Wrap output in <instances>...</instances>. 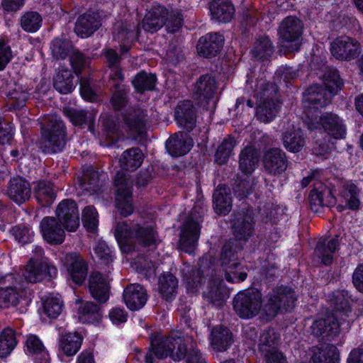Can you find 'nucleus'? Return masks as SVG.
Returning a JSON list of instances; mask_svg holds the SVG:
<instances>
[{
  "instance_id": "f257e3e1",
  "label": "nucleus",
  "mask_w": 363,
  "mask_h": 363,
  "mask_svg": "<svg viewBox=\"0 0 363 363\" xmlns=\"http://www.w3.org/2000/svg\"><path fill=\"white\" fill-rule=\"evenodd\" d=\"M192 339L184 338L181 334L171 333L167 336L156 337L151 342L152 350L145 355L146 363H153L152 355L158 359L169 357L174 361L185 359L186 363H205L199 352L193 348H187V343Z\"/></svg>"
},
{
  "instance_id": "f03ea898",
  "label": "nucleus",
  "mask_w": 363,
  "mask_h": 363,
  "mask_svg": "<svg viewBox=\"0 0 363 363\" xmlns=\"http://www.w3.org/2000/svg\"><path fill=\"white\" fill-rule=\"evenodd\" d=\"M330 301L335 310V315L319 318L311 325V331L315 336L328 340L333 339L342 330L348 329L349 323H345V320L342 323L340 322L337 318L340 315L347 317L351 313L347 292L339 291L333 293Z\"/></svg>"
},
{
  "instance_id": "7ed1b4c3",
  "label": "nucleus",
  "mask_w": 363,
  "mask_h": 363,
  "mask_svg": "<svg viewBox=\"0 0 363 363\" xmlns=\"http://www.w3.org/2000/svg\"><path fill=\"white\" fill-rule=\"evenodd\" d=\"M308 128L312 131L323 130L327 133L328 143L316 141L319 145L317 154L324 155L333 147L331 140H340L345 137L347 129L344 120L337 114L333 112H325L320 116L318 114L308 116L305 119Z\"/></svg>"
},
{
  "instance_id": "20e7f679",
  "label": "nucleus",
  "mask_w": 363,
  "mask_h": 363,
  "mask_svg": "<svg viewBox=\"0 0 363 363\" xmlns=\"http://www.w3.org/2000/svg\"><path fill=\"white\" fill-rule=\"evenodd\" d=\"M324 84L325 87L313 85L306 90L303 101L306 118L315 115L313 109L315 111L329 104L332 96L340 89L342 82L337 72L333 71L325 77Z\"/></svg>"
},
{
  "instance_id": "39448f33",
  "label": "nucleus",
  "mask_w": 363,
  "mask_h": 363,
  "mask_svg": "<svg viewBox=\"0 0 363 363\" xmlns=\"http://www.w3.org/2000/svg\"><path fill=\"white\" fill-rule=\"evenodd\" d=\"M182 15L178 9H169L160 4H154L147 9L141 28L154 33L165 26L169 33H175L182 28Z\"/></svg>"
},
{
  "instance_id": "423d86ee",
  "label": "nucleus",
  "mask_w": 363,
  "mask_h": 363,
  "mask_svg": "<svg viewBox=\"0 0 363 363\" xmlns=\"http://www.w3.org/2000/svg\"><path fill=\"white\" fill-rule=\"evenodd\" d=\"M255 96L257 99V116L263 123L274 120L278 113L279 101L277 97V88L264 81L259 82Z\"/></svg>"
},
{
  "instance_id": "0eeeda50",
  "label": "nucleus",
  "mask_w": 363,
  "mask_h": 363,
  "mask_svg": "<svg viewBox=\"0 0 363 363\" xmlns=\"http://www.w3.org/2000/svg\"><path fill=\"white\" fill-rule=\"evenodd\" d=\"M235 242H225L220 255V263L225 277L228 282L231 283L243 281L247 276L244 267L238 262L236 254L240 248L235 247Z\"/></svg>"
},
{
  "instance_id": "6e6552de",
  "label": "nucleus",
  "mask_w": 363,
  "mask_h": 363,
  "mask_svg": "<svg viewBox=\"0 0 363 363\" xmlns=\"http://www.w3.org/2000/svg\"><path fill=\"white\" fill-rule=\"evenodd\" d=\"M303 30V23L295 16H287L280 23L278 35L281 46L289 52L299 50Z\"/></svg>"
},
{
  "instance_id": "1a4fd4ad",
  "label": "nucleus",
  "mask_w": 363,
  "mask_h": 363,
  "mask_svg": "<svg viewBox=\"0 0 363 363\" xmlns=\"http://www.w3.org/2000/svg\"><path fill=\"white\" fill-rule=\"evenodd\" d=\"M115 237L121 245H130L138 242L146 246L154 244L156 241L153 228L137 225L130 229L125 223H118L116 225Z\"/></svg>"
},
{
  "instance_id": "9d476101",
  "label": "nucleus",
  "mask_w": 363,
  "mask_h": 363,
  "mask_svg": "<svg viewBox=\"0 0 363 363\" xmlns=\"http://www.w3.org/2000/svg\"><path fill=\"white\" fill-rule=\"evenodd\" d=\"M19 275L7 274L1 282L8 286L0 289V306H16L21 299L30 295V291L24 281H20Z\"/></svg>"
},
{
  "instance_id": "9b49d317",
  "label": "nucleus",
  "mask_w": 363,
  "mask_h": 363,
  "mask_svg": "<svg viewBox=\"0 0 363 363\" xmlns=\"http://www.w3.org/2000/svg\"><path fill=\"white\" fill-rule=\"evenodd\" d=\"M263 306L262 294L257 290L240 292L234 298V309L241 318H250L255 316Z\"/></svg>"
},
{
  "instance_id": "f8f14e48",
  "label": "nucleus",
  "mask_w": 363,
  "mask_h": 363,
  "mask_svg": "<svg viewBox=\"0 0 363 363\" xmlns=\"http://www.w3.org/2000/svg\"><path fill=\"white\" fill-rule=\"evenodd\" d=\"M296 299L294 292L291 288H276L267 295V301L264 304L263 311L269 318H273L281 308L288 310L292 308Z\"/></svg>"
},
{
  "instance_id": "ddd939ff",
  "label": "nucleus",
  "mask_w": 363,
  "mask_h": 363,
  "mask_svg": "<svg viewBox=\"0 0 363 363\" xmlns=\"http://www.w3.org/2000/svg\"><path fill=\"white\" fill-rule=\"evenodd\" d=\"M116 186V206L120 213L125 217L133 212L132 203L133 181L124 172H118L115 178Z\"/></svg>"
},
{
  "instance_id": "4468645a",
  "label": "nucleus",
  "mask_w": 363,
  "mask_h": 363,
  "mask_svg": "<svg viewBox=\"0 0 363 363\" xmlns=\"http://www.w3.org/2000/svg\"><path fill=\"white\" fill-rule=\"evenodd\" d=\"M43 138L44 147L48 152L60 151L65 146V125L57 116L48 118V128L43 130Z\"/></svg>"
},
{
  "instance_id": "2eb2a0df",
  "label": "nucleus",
  "mask_w": 363,
  "mask_h": 363,
  "mask_svg": "<svg viewBox=\"0 0 363 363\" xmlns=\"http://www.w3.org/2000/svg\"><path fill=\"white\" fill-rule=\"evenodd\" d=\"M194 210L185 223H184L182 230L179 240L180 248L191 254L194 252L200 235V222L201 218V213Z\"/></svg>"
},
{
  "instance_id": "dca6fc26",
  "label": "nucleus",
  "mask_w": 363,
  "mask_h": 363,
  "mask_svg": "<svg viewBox=\"0 0 363 363\" xmlns=\"http://www.w3.org/2000/svg\"><path fill=\"white\" fill-rule=\"evenodd\" d=\"M57 273V268L50 264L48 259L38 262L30 259L26 267L23 277L27 282L36 283L43 281L47 277H54Z\"/></svg>"
},
{
  "instance_id": "f3484780",
  "label": "nucleus",
  "mask_w": 363,
  "mask_h": 363,
  "mask_svg": "<svg viewBox=\"0 0 363 363\" xmlns=\"http://www.w3.org/2000/svg\"><path fill=\"white\" fill-rule=\"evenodd\" d=\"M56 216L64 228L75 231L79 226V216L77 203L70 199L61 201L56 209Z\"/></svg>"
},
{
  "instance_id": "a211bd4d",
  "label": "nucleus",
  "mask_w": 363,
  "mask_h": 363,
  "mask_svg": "<svg viewBox=\"0 0 363 363\" xmlns=\"http://www.w3.org/2000/svg\"><path fill=\"white\" fill-rule=\"evenodd\" d=\"M218 82L211 74L201 75L194 86L193 94L201 103L209 104L217 94Z\"/></svg>"
},
{
  "instance_id": "6ab92c4d",
  "label": "nucleus",
  "mask_w": 363,
  "mask_h": 363,
  "mask_svg": "<svg viewBox=\"0 0 363 363\" xmlns=\"http://www.w3.org/2000/svg\"><path fill=\"white\" fill-rule=\"evenodd\" d=\"M262 162L265 171L274 176L281 174L288 167L286 155L279 148H271L266 151Z\"/></svg>"
},
{
  "instance_id": "aec40b11",
  "label": "nucleus",
  "mask_w": 363,
  "mask_h": 363,
  "mask_svg": "<svg viewBox=\"0 0 363 363\" xmlns=\"http://www.w3.org/2000/svg\"><path fill=\"white\" fill-rule=\"evenodd\" d=\"M358 43L348 37L340 36L331 43L330 50L332 55L337 59L350 60L354 59L358 53Z\"/></svg>"
},
{
  "instance_id": "412c9836",
  "label": "nucleus",
  "mask_w": 363,
  "mask_h": 363,
  "mask_svg": "<svg viewBox=\"0 0 363 363\" xmlns=\"http://www.w3.org/2000/svg\"><path fill=\"white\" fill-rule=\"evenodd\" d=\"M64 263L72 280L77 284H82L87 274V266L80 255L76 252L66 255Z\"/></svg>"
},
{
  "instance_id": "4be33fe9",
  "label": "nucleus",
  "mask_w": 363,
  "mask_h": 363,
  "mask_svg": "<svg viewBox=\"0 0 363 363\" xmlns=\"http://www.w3.org/2000/svg\"><path fill=\"white\" fill-rule=\"evenodd\" d=\"M58 220L53 217H45L40 223L43 238L52 245L61 244L65 240V230Z\"/></svg>"
},
{
  "instance_id": "5701e85b",
  "label": "nucleus",
  "mask_w": 363,
  "mask_h": 363,
  "mask_svg": "<svg viewBox=\"0 0 363 363\" xmlns=\"http://www.w3.org/2000/svg\"><path fill=\"white\" fill-rule=\"evenodd\" d=\"M224 43V38L218 33H211L201 37L197 44V52L199 55L211 57L220 51Z\"/></svg>"
},
{
  "instance_id": "b1692460",
  "label": "nucleus",
  "mask_w": 363,
  "mask_h": 363,
  "mask_svg": "<svg viewBox=\"0 0 363 363\" xmlns=\"http://www.w3.org/2000/svg\"><path fill=\"white\" fill-rule=\"evenodd\" d=\"M89 288L94 298L104 303L108 298L109 279L99 272H93L89 279Z\"/></svg>"
},
{
  "instance_id": "393cba45",
  "label": "nucleus",
  "mask_w": 363,
  "mask_h": 363,
  "mask_svg": "<svg viewBox=\"0 0 363 363\" xmlns=\"http://www.w3.org/2000/svg\"><path fill=\"white\" fill-rule=\"evenodd\" d=\"M7 195L16 203H23L30 198V185L22 177H13L9 182Z\"/></svg>"
},
{
  "instance_id": "a878e982",
  "label": "nucleus",
  "mask_w": 363,
  "mask_h": 363,
  "mask_svg": "<svg viewBox=\"0 0 363 363\" xmlns=\"http://www.w3.org/2000/svg\"><path fill=\"white\" fill-rule=\"evenodd\" d=\"M123 300L130 310H139L147 300L146 290L140 284H130L124 289Z\"/></svg>"
},
{
  "instance_id": "bb28decb",
  "label": "nucleus",
  "mask_w": 363,
  "mask_h": 363,
  "mask_svg": "<svg viewBox=\"0 0 363 363\" xmlns=\"http://www.w3.org/2000/svg\"><path fill=\"white\" fill-rule=\"evenodd\" d=\"M101 25V16L98 13H85L77 19L74 31L81 38H87Z\"/></svg>"
},
{
  "instance_id": "cd10ccee",
  "label": "nucleus",
  "mask_w": 363,
  "mask_h": 363,
  "mask_svg": "<svg viewBox=\"0 0 363 363\" xmlns=\"http://www.w3.org/2000/svg\"><path fill=\"white\" fill-rule=\"evenodd\" d=\"M309 196L312 209L317 211V207L330 206L335 203L336 199L330 188L320 182L315 184Z\"/></svg>"
},
{
  "instance_id": "c85d7f7f",
  "label": "nucleus",
  "mask_w": 363,
  "mask_h": 363,
  "mask_svg": "<svg viewBox=\"0 0 363 363\" xmlns=\"http://www.w3.org/2000/svg\"><path fill=\"white\" fill-rule=\"evenodd\" d=\"M192 142L186 134L178 133L170 137L166 143L168 152L173 157H179L186 154L192 147Z\"/></svg>"
},
{
  "instance_id": "c756f323",
  "label": "nucleus",
  "mask_w": 363,
  "mask_h": 363,
  "mask_svg": "<svg viewBox=\"0 0 363 363\" xmlns=\"http://www.w3.org/2000/svg\"><path fill=\"white\" fill-rule=\"evenodd\" d=\"M233 229L239 240H247L253 231V217L251 212H243L236 216L233 220Z\"/></svg>"
},
{
  "instance_id": "7c9ffc66",
  "label": "nucleus",
  "mask_w": 363,
  "mask_h": 363,
  "mask_svg": "<svg viewBox=\"0 0 363 363\" xmlns=\"http://www.w3.org/2000/svg\"><path fill=\"white\" fill-rule=\"evenodd\" d=\"M175 118L179 125L191 130L195 125V113L192 103L184 101L179 103L175 110Z\"/></svg>"
},
{
  "instance_id": "2f4dec72",
  "label": "nucleus",
  "mask_w": 363,
  "mask_h": 363,
  "mask_svg": "<svg viewBox=\"0 0 363 363\" xmlns=\"http://www.w3.org/2000/svg\"><path fill=\"white\" fill-rule=\"evenodd\" d=\"M213 18L221 23L232 20L235 9L229 0H213L210 6Z\"/></svg>"
},
{
  "instance_id": "473e14b6",
  "label": "nucleus",
  "mask_w": 363,
  "mask_h": 363,
  "mask_svg": "<svg viewBox=\"0 0 363 363\" xmlns=\"http://www.w3.org/2000/svg\"><path fill=\"white\" fill-rule=\"evenodd\" d=\"M26 347L28 352L33 356L35 363H50L48 352L36 335H30L27 337Z\"/></svg>"
},
{
  "instance_id": "72a5a7b5",
  "label": "nucleus",
  "mask_w": 363,
  "mask_h": 363,
  "mask_svg": "<svg viewBox=\"0 0 363 363\" xmlns=\"http://www.w3.org/2000/svg\"><path fill=\"white\" fill-rule=\"evenodd\" d=\"M210 338L212 348L217 352L227 350L233 342L231 333L222 326L213 328Z\"/></svg>"
},
{
  "instance_id": "f704fd0d",
  "label": "nucleus",
  "mask_w": 363,
  "mask_h": 363,
  "mask_svg": "<svg viewBox=\"0 0 363 363\" xmlns=\"http://www.w3.org/2000/svg\"><path fill=\"white\" fill-rule=\"evenodd\" d=\"M282 141L284 147L292 152H299L306 142L301 129L294 126L283 133Z\"/></svg>"
},
{
  "instance_id": "c9c22d12",
  "label": "nucleus",
  "mask_w": 363,
  "mask_h": 363,
  "mask_svg": "<svg viewBox=\"0 0 363 363\" xmlns=\"http://www.w3.org/2000/svg\"><path fill=\"white\" fill-rule=\"evenodd\" d=\"M359 189L351 181L342 183L339 198L350 209H357L360 203Z\"/></svg>"
},
{
  "instance_id": "e433bc0d",
  "label": "nucleus",
  "mask_w": 363,
  "mask_h": 363,
  "mask_svg": "<svg viewBox=\"0 0 363 363\" xmlns=\"http://www.w3.org/2000/svg\"><path fill=\"white\" fill-rule=\"evenodd\" d=\"M338 246V236L328 241H320L317 244L315 254L323 264L330 265L333 261V255Z\"/></svg>"
},
{
  "instance_id": "4c0bfd02",
  "label": "nucleus",
  "mask_w": 363,
  "mask_h": 363,
  "mask_svg": "<svg viewBox=\"0 0 363 363\" xmlns=\"http://www.w3.org/2000/svg\"><path fill=\"white\" fill-rule=\"evenodd\" d=\"M213 206L216 212L220 215L228 213L232 207L229 189L225 185H220L213 194Z\"/></svg>"
},
{
  "instance_id": "58836bf2",
  "label": "nucleus",
  "mask_w": 363,
  "mask_h": 363,
  "mask_svg": "<svg viewBox=\"0 0 363 363\" xmlns=\"http://www.w3.org/2000/svg\"><path fill=\"white\" fill-rule=\"evenodd\" d=\"M145 121L146 115L141 109H133L124 115V124L132 134L142 133Z\"/></svg>"
},
{
  "instance_id": "ea45409f",
  "label": "nucleus",
  "mask_w": 363,
  "mask_h": 363,
  "mask_svg": "<svg viewBox=\"0 0 363 363\" xmlns=\"http://www.w3.org/2000/svg\"><path fill=\"white\" fill-rule=\"evenodd\" d=\"M34 193L37 201L42 206L51 204L56 197V191L52 184L44 180L35 183Z\"/></svg>"
},
{
  "instance_id": "a19ab883",
  "label": "nucleus",
  "mask_w": 363,
  "mask_h": 363,
  "mask_svg": "<svg viewBox=\"0 0 363 363\" xmlns=\"http://www.w3.org/2000/svg\"><path fill=\"white\" fill-rule=\"evenodd\" d=\"M180 271L187 290L194 293L196 288L201 285L203 281L199 269L189 264H184Z\"/></svg>"
},
{
  "instance_id": "79ce46f5",
  "label": "nucleus",
  "mask_w": 363,
  "mask_h": 363,
  "mask_svg": "<svg viewBox=\"0 0 363 363\" xmlns=\"http://www.w3.org/2000/svg\"><path fill=\"white\" fill-rule=\"evenodd\" d=\"M178 281L172 274H164L159 278L158 289L162 298L167 301L174 299L177 293Z\"/></svg>"
},
{
  "instance_id": "37998d69",
  "label": "nucleus",
  "mask_w": 363,
  "mask_h": 363,
  "mask_svg": "<svg viewBox=\"0 0 363 363\" xmlns=\"http://www.w3.org/2000/svg\"><path fill=\"white\" fill-rule=\"evenodd\" d=\"M53 86L60 94H67L75 87L73 75L67 69H60L53 78Z\"/></svg>"
},
{
  "instance_id": "c03bdc74",
  "label": "nucleus",
  "mask_w": 363,
  "mask_h": 363,
  "mask_svg": "<svg viewBox=\"0 0 363 363\" xmlns=\"http://www.w3.org/2000/svg\"><path fill=\"white\" fill-rule=\"evenodd\" d=\"M144 155L137 147L128 149L123 152L120 158V165L127 170H135L142 164Z\"/></svg>"
},
{
  "instance_id": "a18cd8bd",
  "label": "nucleus",
  "mask_w": 363,
  "mask_h": 363,
  "mask_svg": "<svg viewBox=\"0 0 363 363\" xmlns=\"http://www.w3.org/2000/svg\"><path fill=\"white\" fill-rule=\"evenodd\" d=\"M312 359L313 363H338L337 349L333 345H326L315 348Z\"/></svg>"
},
{
  "instance_id": "49530a36",
  "label": "nucleus",
  "mask_w": 363,
  "mask_h": 363,
  "mask_svg": "<svg viewBox=\"0 0 363 363\" xmlns=\"http://www.w3.org/2000/svg\"><path fill=\"white\" fill-rule=\"evenodd\" d=\"M80 303L78 308V318L83 323H89L97 321L100 318L99 306L92 302H82L80 300L76 301Z\"/></svg>"
},
{
  "instance_id": "de8ad7c7",
  "label": "nucleus",
  "mask_w": 363,
  "mask_h": 363,
  "mask_svg": "<svg viewBox=\"0 0 363 363\" xmlns=\"http://www.w3.org/2000/svg\"><path fill=\"white\" fill-rule=\"evenodd\" d=\"M258 162V153L251 147H246L240 153V168L245 174H251Z\"/></svg>"
},
{
  "instance_id": "09e8293b",
  "label": "nucleus",
  "mask_w": 363,
  "mask_h": 363,
  "mask_svg": "<svg viewBox=\"0 0 363 363\" xmlns=\"http://www.w3.org/2000/svg\"><path fill=\"white\" fill-rule=\"evenodd\" d=\"M82 342V337L79 334L67 333L62 337L60 348L67 356H72L78 352Z\"/></svg>"
},
{
  "instance_id": "8fccbe9b",
  "label": "nucleus",
  "mask_w": 363,
  "mask_h": 363,
  "mask_svg": "<svg viewBox=\"0 0 363 363\" xmlns=\"http://www.w3.org/2000/svg\"><path fill=\"white\" fill-rule=\"evenodd\" d=\"M225 289L223 281L220 279H211L209 281L207 291L204 292L206 298L213 304H220L224 299Z\"/></svg>"
},
{
  "instance_id": "3c124183",
  "label": "nucleus",
  "mask_w": 363,
  "mask_h": 363,
  "mask_svg": "<svg viewBox=\"0 0 363 363\" xmlns=\"http://www.w3.org/2000/svg\"><path fill=\"white\" fill-rule=\"evenodd\" d=\"M17 344L14 331L6 328L0 334V357L9 355Z\"/></svg>"
},
{
  "instance_id": "603ef678",
  "label": "nucleus",
  "mask_w": 363,
  "mask_h": 363,
  "mask_svg": "<svg viewBox=\"0 0 363 363\" xmlns=\"http://www.w3.org/2000/svg\"><path fill=\"white\" fill-rule=\"evenodd\" d=\"M277 342L278 336L273 329H269L264 331L259 337V352L263 354L276 350Z\"/></svg>"
},
{
  "instance_id": "864d4df0",
  "label": "nucleus",
  "mask_w": 363,
  "mask_h": 363,
  "mask_svg": "<svg viewBox=\"0 0 363 363\" xmlns=\"http://www.w3.org/2000/svg\"><path fill=\"white\" fill-rule=\"evenodd\" d=\"M44 313L50 318H56L62 312V301L57 296L49 295L43 300Z\"/></svg>"
},
{
  "instance_id": "5fc2aeb1",
  "label": "nucleus",
  "mask_w": 363,
  "mask_h": 363,
  "mask_svg": "<svg viewBox=\"0 0 363 363\" xmlns=\"http://www.w3.org/2000/svg\"><path fill=\"white\" fill-rule=\"evenodd\" d=\"M156 77L154 74L145 72H139L133 79L132 83L138 92L152 90L155 86Z\"/></svg>"
},
{
  "instance_id": "6e6d98bb",
  "label": "nucleus",
  "mask_w": 363,
  "mask_h": 363,
  "mask_svg": "<svg viewBox=\"0 0 363 363\" xmlns=\"http://www.w3.org/2000/svg\"><path fill=\"white\" fill-rule=\"evenodd\" d=\"M235 145L234 138L228 137L224 139L216 151V162L219 164H224L229 159Z\"/></svg>"
},
{
  "instance_id": "4d7b16f0",
  "label": "nucleus",
  "mask_w": 363,
  "mask_h": 363,
  "mask_svg": "<svg viewBox=\"0 0 363 363\" xmlns=\"http://www.w3.org/2000/svg\"><path fill=\"white\" fill-rule=\"evenodd\" d=\"M272 42L267 37H262L256 43L252 52L254 57L264 60L273 53Z\"/></svg>"
},
{
  "instance_id": "13d9d810",
  "label": "nucleus",
  "mask_w": 363,
  "mask_h": 363,
  "mask_svg": "<svg viewBox=\"0 0 363 363\" xmlns=\"http://www.w3.org/2000/svg\"><path fill=\"white\" fill-rule=\"evenodd\" d=\"M52 55L57 59H65L72 49L71 42L67 39L55 38L51 45Z\"/></svg>"
},
{
  "instance_id": "bf43d9fd",
  "label": "nucleus",
  "mask_w": 363,
  "mask_h": 363,
  "mask_svg": "<svg viewBox=\"0 0 363 363\" xmlns=\"http://www.w3.org/2000/svg\"><path fill=\"white\" fill-rule=\"evenodd\" d=\"M42 18L34 11L26 13L21 18V23L23 29L27 32L33 33L41 26Z\"/></svg>"
},
{
  "instance_id": "052dcab7",
  "label": "nucleus",
  "mask_w": 363,
  "mask_h": 363,
  "mask_svg": "<svg viewBox=\"0 0 363 363\" xmlns=\"http://www.w3.org/2000/svg\"><path fill=\"white\" fill-rule=\"evenodd\" d=\"M84 226L89 231L94 232L98 225V213L92 206L86 207L82 212Z\"/></svg>"
},
{
  "instance_id": "680f3d73",
  "label": "nucleus",
  "mask_w": 363,
  "mask_h": 363,
  "mask_svg": "<svg viewBox=\"0 0 363 363\" xmlns=\"http://www.w3.org/2000/svg\"><path fill=\"white\" fill-rule=\"evenodd\" d=\"M66 116L74 125H82L89 121V123L94 121L93 116L91 113L86 116V113L82 110H75L72 108H66L64 111Z\"/></svg>"
},
{
  "instance_id": "e2e57ef3",
  "label": "nucleus",
  "mask_w": 363,
  "mask_h": 363,
  "mask_svg": "<svg viewBox=\"0 0 363 363\" xmlns=\"http://www.w3.org/2000/svg\"><path fill=\"white\" fill-rule=\"evenodd\" d=\"M11 232L15 239L22 245L30 243L33 240L34 232L28 226H15Z\"/></svg>"
},
{
  "instance_id": "0e129e2a",
  "label": "nucleus",
  "mask_w": 363,
  "mask_h": 363,
  "mask_svg": "<svg viewBox=\"0 0 363 363\" xmlns=\"http://www.w3.org/2000/svg\"><path fill=\"white\" fill-rule=\"evenodd\" d=\"M15 133L13 124L0 118V145L10 143Z\"/></svg>"
},
{
  "instance_id": "69168bd1",
  "label": "nucleus",
  "mask_w": 363,
  "mask_h": 363,
  "mask_svg": "<svg viewBox=\"0 0 363 363\" xmlns=\"http://www.w3.org/2000/svg\"><path fill=\"white\" fill-rule=\"evenodd\" d=\"M133 28H135L134 26H131L127 23H117L114 28V39L118 41L125 42L126 40H128L131 37H133Z\"/></svg>"
},
{
  "instance_id": "338daca9",
  "label": "nucleus",
  "mask_w": 363,
  "mask_h": 363,
  "mask_svg": "<svg viewBox=\"0 0 363 363\" xmlns=\"http://www.w3.org/2000/svg\"><path fill=\"white\" fill-rule=\"evenodd\" d=\"M111 103L114 109H121L126 103V92L123 85L116 84Z\"/></svg>"
},
{
  "instance_id": "774afa93",
  "label": "nucleus",
  "mask_w": 363,
  "mask_h": 363,
  "mask_svg": "<svg viewBox=\"0 0 363 363\" xmlns=\"http://www.w3.org/2000/svg\"><path fill=\"white\" fill-rule=\"evenodd\" d=\"M96 256L105 264H108L113 261V255L106 243L104 241H99L96 243L94 248Z\"/></svg>"
}]
</instances>
